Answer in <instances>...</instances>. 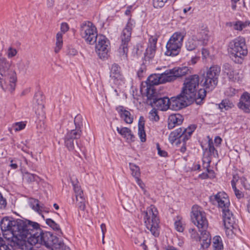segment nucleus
<instances>
[{
  "instance_id": "8",
  "label": "nucleus",
  "mask_w": 250,
  "mask_h": 250,
  "mask_svg": "<svg viewBox=\"0 0 250 250\" xmlns=\"http://www.w3.org/2000/svg\"><path fill=\"white\" fill-rule=\"evenodd\" d=\"M147 104L152 107H156L161 110L169 108V99L167 97H160L156 90L149 88L146 92Z\"/></svg>"
},
{
  "instance_id": "46",
  "label": "nucleus",
  "mask_w": 250,
  "mask_h": 250,
  "mask_svg": "<svg viewBox=\"0 0 250 250\" xmlns=\"http://www.w3.org/2000/svg\"><path fill=\"white\" fill-rule=\"evenodd\" d=\"M25 242L26 241H19L15 242L14 243H16V244L18 245H20V247L21 249H22V250H34L33 247L32 246L33 245H31V244H29L30 246L29 247H28L25 244Z\"/></svg>"
},
{
  "instance_id": "30",
  "label": "nucleus",
  "mask_w": 250,
  "mask_h": 250,
  "mask_svg": "<svg viewBox=\"0 0 250 250\" xmlns=\"http://www.w3.org/2000/svg\"><path fill=\"white\" fill-rule=\"evenodd\" d=\"M218 106L221 111L224 112L232 108L234 105L229 99H225L222 101L221 103L218 104Z\"/></svg>"
},
{
  "instance_id": "1",
  "label": "nucleus",
  "mask_w": 250,
  "mask_h": 250,
  "mask_svg": "<svg viewBox=\"0 0 250 250\" xmlns=\"http://www.w3.org/2000/svg\"><path fill=\"white\" fill-rule=\"evenodd\" d=\"M0 227L4 238L15 242L27 241L32 244L30 240L40 231V225L35 222L22 218L15 219L12 217H4L0 222Z\"/></svg>"
},
{
  "instance_id": "62",
  "label": "nucleus",
  "mask_w": 250,
  "mask_h": 250,
  "mask_svg": "<svg viewBox=\"0 0 250 250\" xmlns=\"http://www.w3.org/2000/svg\"><path fill=\"white\" fill-rule=\"evenodd\" d=\"M145 70V67L144 66L140 67L139 70L138 71L137 75L140 79H142V78L143 77V74L144 73Z\"/></svg>"
},
{
  "instance_id": "51",
  "label": "nucleus",
  "mask_w": 250,
  "mask_h": 250,
  "mask_svg": "<svg viewBox=\"0 0 250 250\" xmlns=\"http://www.w3.org/2000/svg\"><path fill=\"white\" fill-rule=\"evenodd\" d=\"M25 124L22 122L16 123L14 126V129L16 131L21 130L25 128Z\"/></svg>"
},
{
  "instance_id": "10",
  "label": "nucleus",
  "mask_w": 250,
  "mask_h": 250,
  "mask_svg": "<svg viewBox=\"0 0 250 250\" xmlns=\"http://www.w3.org/2000/svg\"><path fill=\"white\" fill-rule=\"evenodd\" d=\"M134 24V20L130 18L121 35L122 42L119 48V52L121 56L124 57H127L128 43L130 40L132 30Z\"/></svg>"
},
{
  "instance_id": "7",
  "label": "nucleus",
  "mask_w": 250,
  "mask_h": 250,
  "mask_svg": "<svg viewBox=\"0 0 250 250\" xmlns=\"http://www.w3.org/2000/svg\"><path fill=\"white\" fill-rule=\"evenodd\" d=\"M185 35L184 32H176L171 36L166 44V55L175 56L179 54Z\"/></svg>"
},
{
  "instance_id": "15",
  "label": "nucleus",
  "mask_w": 250,
  "mask_h": 250,
  "mask_svg": "<svg viewBox=\"0 0 250 250\" xmlns=\"http://www.w3.org/2000/svg\"><path fill=\"white\" fill-rule=\"evenodd\" d=\"M109 44V42L105 36L103 35L99 36L95 48L96 51L101 59H104L107 58L110 49Z\"/></svg>"
},
{
  "instance_id": "2",
  "label": "nucleus",
  "mask_w": 250,
  "mask_h": 250,
  "mask_svg": "<svg viewBox=\"0 0 250 250\" xmlns=\"http://www.w3.org/2000/svg\"><path fill=\"white\" fill-rule=\"evenodd\" d=\"M209 201L213 205L217 204L219 208H222L223 222L226 232L230 231L235 233L237 225L236 219L229 210L230 202L228 195L223 191L219 192L215 195L209 197Z\"/></svg>"
},
{
  "instance_id": "21",
  "label": "nucleus",
  "mask_w": 250,
  "mask_h": 250,
  "mask_svg": "<svg viewBox=\"0 0 250 250\" xmlns=\"http://www.w3.org/2000/svg\"><path fill=\"white\" fill-rule=\"evenodd\" d=\"M183 121V116L179 114H172L168 119V128L171 129L176 125H181Z\"/></svg>"
},
{
  "instance_id": "31",
  "label": "nucleus",
  "mask_w": 250,
  "mask_h": 250,
  "mask_svg": "<svg viewBox=\"0 0 250 250\" xmlns=\"http://www.w3.org/2000/svg\"><path fill=\"white\" fill-rule=\"evenodd\" d=\"M45 222L46 224L48 225L50 228H51L54 230L58 232V235H60L62 234L60 226L52 219H46L45 220Z\"/></svg>"
},
{
  "instance_id": "48",
  "label": "nucleus",
  "mask_w": 250,
  "mask_h": 250,
  "mask_svg": "<svg viewBox=\"0 0 250 250\" xmlns=\"http://www.w3.org/2000/svg\"><path fill=\"white\" fill-rule=\"evenodd\" d=\"M18 53L17 50L16 49L12 47H9L6 51V55L7 57L9 59L12 58L14 57H15Z\"/></svg>"
},
{
  "instance_id": "52",
  "label": "nucleus",
  "mask_w": 250,
  "mask_h": 250,
  "mask_svg": "<svg viewBox=\"0 0 250 250\" xmlns=\"http://www.w3.org/2000/svg\"><path fill=\"white\" fill-rule=\"evenodd\" d=\"M210 160H208V162L207 163L206 167L207 168V171L208 172V174L209 175V178H213L215 177V173L213 170L209 169V167H210Z\"/></svg>"
},
{
  "instance_id": "23",
  "label": "nucleus",
  "mask_w": 250,
  "mask_h": 250,
  "mask_svg": "<svg viewBox=\"0 0 250 250\" xmlns=\"http://www.w3.org/2000/svg\"><path fill=\"white\" fill-rule=\"evenodd\" d=\"M117 131L123 137L126 138L128 142L134 141L135 137L132 133L131 130L129 128L125 127L120 128L117 127Z\"/></svg>"
},
{
  "instance_id": "20",
  "label": "nucleus",
  "mask_w": 250,
  "mask_h": 250,
  "mask_svg": "<svg viewBox=\"0 0 250 250\" xmlns=\"http://www.w3.org/2000/svg\"><path fill=\"white\" fill-rule=\"evenodd\" d=\"M147 84L146 92L149 88L155 90L154 86L162 83H161V77L160 74H152L150 75L146 82Z\"/></svg>"
},
{
  "instance_id": "44",
  "label": "nucleus",
  "mask_w": 250,
  "mask_h": 250,
  "mask_svg": "<svg viewBox=\"0 0 250 250\" xmlns=\"http://www.w3.org/2000/svg\"><path fill=\"white\" fill-rule=\"evenodd\" d=\"M71 183L73 187L76 196L78 195H83V191L81 189V187L79 185V182L77 179L75 181L71 180Z\"/></svg>"
},
{
  "instance_id": "13",
  "label": "nucleus",
  "mask_w": 250,
  "mask_h": 250,
  "mask_svg": "<svg viewBox=\"0 0 250 250\" xmlns=\"http://www.w3.org/2000/svg\"><path fill=\"white\" fill-rule=\"evenodd\" d=\"M35 234L36 236L30 240L32 243V245L40 244L44 245L46 248H50V245L52 244L51 239H54L55 235L50 232H43L41 228L40 231H38Z\"/></svg>"
},
{
  "instance_id": "18",
  "label": "nucleus",
  "mask_w": 250,
  "mask_h": 250,
  "mask_svg": "<svg viewBox=\"0 0 250 250\" xmlns=\"http://www.w3.org/2000/svg\"><path fill=\"white\" fill-rule=\"evenodd\" d=\"M218 80L213 79L207 75L203 74L201 81V84L204 87L203 89L207 92L213 90L218 83Z\"/></svg>"
},
{
  "instance_id": "38",
  "label": "nucleus",
  "mask_w": 250,
  "mask_h": 250,
  "mask_svg": "<svg viewBox=\"0 0 250 250\" xmlns=\"http://www.w3.org/2000/svg\"><path fill=\"white\" fill-rule=\"evenodd\" d=\"M197 41L192 38H189L186 42V47L188 51H193L197 47Z\"/></svg>"
},
{
  "instance_id": "39",
  "label": "nucleus",
  "mask_w": 250,
  "mask_h": 250,
  "mask_svg": "<svg viewBox=\"0 0 250 250\" xmlns=\"http://www.w3.org/2000/svg\"><path fill=\"white\" fill-rule=\"evenodd\" d=\"M34 100L36 101V103L38 105V108H40L42 109L44 107L43 105V97L41 92H37L34 96Z\"/></svg>"
},
{
  "instance_id": "28",
  "label": "nucleus",
  "mask_w": 250,
  "mask_h": 250,
  "mask_svg": "<svg viewBox=\"0 0 250 250\" xmlns=\"http://www.w3.org/2000/svg\"><path fill=\"white\" fill-rule=\"evenodd\" d=\"M172 69L175 73L176 79L185 76L189 73H190V69L187 66L174 67Z\"/></svg>"
},
{
  "instance_id": "56",
  "label": "nucleus",
  "mask_w": 250,
  "mask_h": 250,
  "mask_svg": "<svg viewBox=\"0 0 250 250\" xmlns=\"http://www.w3.org/2000/svg\"><path fill=\"white\" fill-rule=\"evenodd\" d=\"M156 148L158 150V154L161 157H166L167 155V151L162 150L159 143L156 144Z\"/></svg>"
},
{
  "instance_id": "5",
  "label": "nucleus",
  "mask_w": 250,
  "mask_h": 250,
  "mask_svg": "<svg viewBox=\"0 0 250 250\" xmlns=\"http://www.w3.org/2000/svg\"><path fill=\"white\" fill-rule=\"evenodd\" d=\"M229 52L232 59L238 63H242L243 58L248 54L245 39L239 37L229 43Z\"/></svg>"
},
{
  "instance_id": "19",
  "label": "nucleus",
  "mask_w": 250,
  "mask_h": 250,
  "mask_svg": "<svg viewBox=\"0 0 250 250\" xmlns=\"http://www.w3.org/2000/svg\"><path fill=\"white\" fill-rule=\"evenodd\" d=\"M92 30H97V28L92 22L84 21L80 24V34L81 37H87V33Z\"/></svg>"
},
{
  "instance_id": "34",
  "label": "nucleus",
  "mask_w": 250,
  "mask_h": 250,
  "mask_svg": "<svg viewBox=\"0 0 250 250\" xmlns=\"http://www.w3.org/2000/svg\"><path fill=\"white\" fill-rule=\"evenodd\" d=\"M173 0H152L154 8L158 9L163 7L166 4H170Z\"/></svg>"
},
{
  "instance_id": "61",
  "label": "nucleus",
  "mask_w": 250,
  "mask_h": 250,
  "mask_svg": "<svg viewBox=\"0 0 250 250\" xmlns=\"http://www.w3.org/2000/svg\"><path fill=\"white\" fill-rule=\"evenodd\" d=\"M227 75L228 76L229 79L231 81H235L236 79L234 77V72L233 69L231 71H229L228 74H227Z\"/></svg>"
},
{
  "instance_id": "24",
  "label": "nucleus",
  "mask_w": 250,
  "mask_h": 250,
  "mask_svg": "<svg viewBox=\"0 0 250 250\" xmlns=\"http://www.w3.org/2000/svg\"><path fill=\"white\" fill-rule=\"evenodd\" d=\"M172 69L166 70L164 73L160 74L161 83H164L174 81L176 79Z\"/></svg>"
},
{
  "instance_id": "11",
  "label": "nucleus",
  "mask_w": 250,
  "mask_h": 250,
  "mask_svg": "<svg viewBox=\"0 0 250 250\" xmlns=\"http://www.w3.org/2000/svg\"><path fill=\"white\" fill-rule=\"evenodd\" d=\"M191 218L193 223L200 229H207L208 222L206 214L202 208L198 206H193L192 208Z\"/></svg>"
},
{
  "instance_id": "16",
  "label": "nucleus",
  "mask_w": 250,
  "mask_h": 250,
  "mask_svg": "<svg viewBox=\"0 0 250 250\" xmlns=\"http://www.w3.org/2000/svg\"><path fill=\"white\" fill-rule=\"evenodd\" d=\"M237 106L245 113H250V93L248 92L243 93L240 97Z\"/></svg>"
},
{
  "instance_id": "36",
  "label": "nucleus",
  "mask_w": 250,
  "mask_h": 250,
  "mask_svg": "<svg viewBox=\"0 0 250 250\" xmlns=\"http://www.w3.org/2000/svg\"><path fill=\"white\" fill-rule=\"evenodd\" d=\"M234 29L238 31H241L249 25V22L246 21L243 22L240 21H237L231 23Z\"/></svg>"
},
{
  "instance_id": "3",
  "label": "nucleus",
  "mask_w": 250,
  "mask_h": 250,
  "mask_svg": "<svg viewBox=\"0 0 250 250\" xmlns=\"http://www.w3.org/2000/svg\"><path fill=\"white\" fill-rule=\"evenodd\" d=\"M199 77L197 74L191 75L186 78L182 87V94L185 93L189 99L194 101L197 104H200L206 96L207 91L200 89L197 93L199 84Z\"/></svg>"
},
{
  "instance_id": "25",
  "label": "nucleus",
  "mask_w": 250,
  "mask_h": 250,
  "mask_svg": "<svg viewBox=\"0 0 250 250\" xmlns=\"http://www.w3.org/2000/svg\"><path fill=\"white\" fill-rule=\"evenodd\" d=\"M52 245L50 249L52 250H63L65 249V245L63 241L55 235L54 239H51Z\"/></svg>"
},
{
  "instance_id": "12",
  "label": "nucleus",
  "mask_w": 250,
  "mask_h": 250,
  "mask_svg": "<svg viewBox=\"0 0 250 250\" xmlns=\"http://www.w3.org/2000/svg\"><path fill=\"white\" fill-rule=\"evenodd\" d=\"M194 102L193 100L189 99L187 94H182V91L176 97L169 99V109L178 110L189 105Z\"/></svg>"
},
{
  "instance_id": "4",
  "label": "nucleus",
  "mask_w": 250,
  "mask_h": 250,
  "mask_svg": "<svg viewBox=\"0 0 250 250\" xmlns=\"http://www.w3.org/2000/svg\"><path fill=\"white\" fill-rule=\"evenodd\" d=\"M10 66L7 59L0 55V86L5 91H13L17 82L16 74L10 69Z\"/></svg>"
},
{
  "instance_id": "64",
  "label": "nucleus",
  "mask_w": 250,
  "mask_h": 250,
  "mask_svg": "<svg viewBox=\"0 0 250 250\" xmlns=\"http://www.w3.org/2000/svg\"><path fill=\"white\" fill-rule=\"evenodd\" d=\"M116 109L118 111V112L119 113L120 116L122 114L124 113L125 111H126V110H125L124 108V107L122 105H119V106H117L116 107Z\"/></svg>"
},
{
  "instance_id": "55",
  "label": "nucleus",
  "mask_w": 250,
  "mask_h": 250,
  "mask_svg": "<svg viewBox=\"0 0 250 250\" xmlns=\"http://www.w3.org/2000/svg\"><path fill=\"white\" fill-rule=\"evenodd\" d=\"M201 247L203 249H207L209 247L211 243V239H202L201 240Z\"/></svg>"
},
{
  "instance_id": "26",
  "label": "nucleus",
  "mask_w": 250,
  "mask_h": 250,
  "mask_svg": "<svg viewBox=\"0 0 250 250\" xmlns=\"http://www.w3.org/2000/svg\"><path fill=\"white\" fill-rule=\"evenodd\" d=\"M121 76L120 67L116 63L113 64L110 69V78L114 80H118L121 79Z\"/></svg>"
},
{
  "instance_id": "50",
  "label": "nucleus",
  "mask_w": 250,
  "mask_h": 250,
  "mask_svg": "<svg viewBox=\"0 0 250 250\" xmlns=\"http://www.w3.org/2000/svg\"><path fill=\"white\" fill-rule=\"evenodd\" d=\"M174 226L175 229L179 232H183L184 229V228L181 221L180 220H177L174 223Z\"/></svg>"
},
{
  "instance_id": "40",
  "label": "nucleus",
  "mask_w": 250,
  "mask_h": 250,
  "mask_svg": "<svg viewBox=\"0 0 250 250\" xmlns=\"http://www.w3.org/2000/svg\"><path fill=\"white\" fill-rule=\"evenodd\" d=\"M76 204L78 208L82 210H83L85 209V199L83 198V195H76Z\"/></svg>"
},
{
  "instance_id": "17",
  "label": "nucleus",
  "mask_w": 250,
  "mask_h": 250,
  "mask_svg": "<svg viewBox=\"0 0 250 250\" xmlns=\"http://www.w3.org/2000/svg\"><path fill=\"white\" fill-rule=\"evenodd\" d=\"M157 39L151 37L149 39V43L146 52L144 54V58L146 61H149L154 58L156 48Z\"/></svg>"
},
{
  "instance_id": "43",
  "label": "nucleus",
  "mask_w": 250,
  "mask_h": 250,
  "mask_svg": "<svg viewBox=\"0 0 250 250\" xmlns=\"http://www.w3.org/2000/svg\"><path fill=\"white\" fill-rule=\"evenodd\" d=\"M129 167L132 172V175L134 177H140V168L138 166L133 163H129Z\"/></svg>"
},
{
  "instance_id": "33",
  "label": "nucleus",
  "mask_w": 250,
  "mask_h": 250,
  "mask_svg": "<svg viewBox=\"0 0 250 250\" xmlns=\"http://www.w3.org/2000/svg\"><path fill=\"white\" fill-rule=\"evenodd\" d=\"M63 44L62 33L58 32L56 35V42L54 51L56 53H58L61 49Z\"/></svg>"
},
{
  "instance_id": "14",
  "label": "nucleus",
  "mask_w": 250,
  "mask_h": 250,
  "mask_svg": "<svg viewBox=\"0 0 250 250\" xmlns=\"http://www.w3.org/2000/svg\"><path fill=\"white\" fill-rule=\"evenodd\" d=\"M82 131L77 130H68L64 138V145L69 151H72L75 146H78V140L81 137Z\"/></svg>"
},
{
  "instance_id": "60",
  "label": "nucleus",
  "mask_w": 250,
  "mask_h": 250,
  "mask_svg": "<svg viewBox=\"0 0 250 250\" xmlns=\"http://www.w3.org/2000/svg\"><path fill=\"white\" fill-rule=\"evenodd\" d=\"M235 196L238 199H241L244 197L243 193L238 189L233 190Z\"/></svg>"
},
{
  "instance_id": "9",
  "label": "nucleus",
  "mask_w": 250,
  "mask_h": 250,
  "mask_svg": "<svg viewBox=\"0 0 250 250\" xmlns=\"http://www.w3.org/2000/svg\"><path fill=\"white\" fill-rule=\"evenodd\" d=\"M195 128L194 125H190L187 128L180 127L170 133L168 137L169 141L173 144L178 140L176 143L177 145L187 141L190 138Z\"/></svg>"
},
{
  "instance_id": "54",
  "label": "nucleus",
  "mask_w": 250,
  "mask_h": 250,
  "mask_svg": "<svg viewBox=\"0 0 250 250\" xmlns=\"http://www.w3.org/2000/svg\"><path fill=\"white\" fill-rule=\"evenodd\" d=\"M0 250H11L2 238L0 239Z\"/></svg>"
},
{
  "instance_id": "27",
  "label": "nucleus",
  "mask_w": 250,
  "mask_h": 250,
  "mask_svg": "<svg viewBox=\"0 0 250 250\" xmlns=\"http://www.w3.org/2000/svg\"><path fill=\"white\" fill-rule=\"evenodd\" d=\"M98 37L97 30H92L87 33V37H82L85 41L89 44H94L96 43L97 40H98Z\"/></svg>"
},
{
  "instance_id": "58",
  "label": "nucleus",
  "mask_w": 250,
  "mask_h": 250,
  "mask_svg": "<svg viewBox=\"0 0 250 250\" xmlns=\"http://www.w3.org/2000/svg\"><path fill=\"white\" fill-rule=\"evenodd\" d=\"M69 29V26L67 23L63 22L61 24V30L62 34L67 32Z\"/></svg>"
},
{
  "instance_id": "59",
  "label": "nucleus",
  "mask_w": 250,
  "mask_h": 250,
  "mask_svg": "<svg viewBox=\"0 0 250 250\" xmlns=\"http://www.w3.org/2000/svg\"><path fill=\"white\" fill-rule=\"evenodd\" d=\"M208 31L207 30H203L202 32H200V34L202 35V39L205 41H208Z\"/></svg>"
},
{
  "instance_id": "29",
  "label": "nucleus",
  "mask_w": 250,
  "mask_h": 250,
  "mask_svg": "<svg viewBox=\"0 0 250 250\" xmlns=\"http://www.w3.org/2000/svg\"><path fill=\"white\" fill-rule=\"evenodd\" d=\"M208 147L205 149V151L208 150V157L213 156L214 157H218V151L214 147L212 139H210L209 136H208Z\"/></svg>"
},
{
  "instance_id": "49",
  "label": "nucleus",
  "mask_w": 250,
  "mask_h": 250,
  "mask_svg": "<svg viewBox=\"0 0 250 250\" xmlns=\"http://www.w3.org/2000/svg\"><path fill=\"white\" fill-rule=\"evenodd\" d=\"M201 232L200 240L202 239H211V236L209 233L206 230V229H200Z\"/></svg>"
},
{
  "instance_id": "22",
  "label": "nucleus",
  "mask_w": 250,
  "mask_h": 250,
  "mask_svg": "<svg viewBox=\"0 0 250 250\" xmlns=\"http://www.w3.org/2000/svg\"><path fill=\"white\" fill-rule=\"evenodd\" d=\"M221 72V68L217 65H212L207 69L203 74L207 75L214 80L218 81V78Z\"/></svg>"
},
{
  "instance_id": "35",
  "label": "nucleus",
  "mask_w": 250,
  "mask_h": 250,
  "mask_svg": "<svg viewBox=\"0 0 250 250\" xmlns=\"http://www.w3.org/2000/svg\"><path fill=\"white\" fill-rule=\"evenodd\" d=\"M39 202V201L37 199H31L29 202V205L34 210L40 214L42 211V207L40 206Z\"/></svg>"
},
{
  "instance_id": "53",
  "label": "nucleus",
  "mask_w": 250,
  "mask_h": 250,
  "mask_svg": "<svg viewBox=\"0 0 250 250\" xmlns=\"http://www.w3.org/2000/svg\"><path fill=\"white\" fill-rule=\"evenodd\" d=\"M138 135L141 142H146V134L144 129H138Z\"/></svg>"
},
{
  "instance_id": "42",
  "label": "nucleus",
  "mask_w": 250,
  "mask_h": 250,
  "mask_svg": "<svg viewBox=\"0 0 250 250\" xmlns=\"http://www.w3.org/2000/svg\"><path fill=\"white\" fill-rule=\"evenodd\" d=\"M121 118L123 119L126 124H132L133 120V117L131 116L130 112L128 111H125L124 113L121 115Z\"/></svg>"
},
{
  "instance_id": "32",
  "label": "nucleus",
  "mask_w": 250,
  "mask_h": 250,
  "mask_svg": "<svg viewBox=\"0 0 250 250\" xmlns=\"http://www.w3.org/2000/svg\"><path fill=\"white\" fill-rule=\"evenodd\" d=\"M212 246L214 250H223V245L220 236H215L213 238Z\"/></svg>"
},
{
  "instance_id": "6",
  "label": "nucleus",
  "mask_w": 250,
  "mask_h": 250,
  "mask_svg": "<svg viewBox=\"0 0 250 250\" xmlns=\"http://www.w3.org/2000/svg\"><path fill=\"white\" fill-rule=\"evenodd\" d=\"M144 222L146 228L155 237L159 235V219L157 217L158 211L153 205L146 208L144 211Z\"/></svg>"
},
{
  "instance_id": "41",
  "label": "nucleus",
  "mask_w": 250,
  "mask_h": 250,
  "mask_svg": "<svg viewBox=\"0 0 250 250\" xmlns=\"http://www.w3.org/2000/svg\"><path fill=\"white\" fill-rule=\"evenodd\" d=\"M29 65L30 62L29 61L21 62L17 64L19 71L23 74L26 73L28 68H29Z\"/></svg>"
},
{
  "instance_id": "47",
  "label": "nucleus",
  "mask_w": 250,
  "mask_h": 250,
  "mask_svg": "<svg viewBox=\"0 0 250 250\" xmlns=\"http://www.w3.org/2000/svg\"><path fill=\"white\" fill-rule=\"evenodd\" d=\"M149 118L151 121H158L159 120V116L158 115V112L155 108H153L149 112Z\"/></svg>"
},
{
  "instance_id": "37",
  "label": "nucleus",
  "mask_w": 250,
  "mask_h": 250,
  "mask_svg": "<svg viewBox=\"0 0 250 250\" xmlns=\"http://www.w3.org/2000/svg\"><path fill=\"white\" fill-rule=\"evenodd\" d=\"M83 117L81 115L78 114L77 115H76L74 120L75 128L73 129V130L82 131L81 128L83 126Z\"/></svg>"
},
{
  "instance_id": "57",
  "label": "nucleus",
  "mask_w": 250,
  "mask_h": 250,
  "mask_svg": "<svg viewBox=\"0 0 250 250\" xmlns=\"http://www.w3.org/2000/svg\"><path fill=\"white\" fill-rule=\"evenodd\" d=\"M233 68H232V66L228 63H226L223 65V71L224 73L225 74H228V73L231 71Z\"/></svg>"
},
{
  "instance_id": "63",
  "label": "nucleus",
  "mask_w": 250,
  "mask_h": 250,
  "mask_svg": "<svg viewBox=\"0 0 250 250\" xmlns=\"http://www.w3.org/2000/svg\"><path fill=\"white\" fill-rule=\"evenodd\" d=\"M6 205V200L3 197L1 193L0 192V207H5Z\"/></svg>"
},
{
  "instance_id": "45",
  "label": "nucleus",
  "mask_w": 250,
  "mask_h": 250,
  "mask_svg": "<svg viewBox=\"0 0 250 250\" xmlns=\"http://www.w3.org/2000/svg\"><path fill=\"white\" fill-rule=\"evenodd\" d=\"M24 177L25 180L28 183H32L34 181H37L39 179V177L37 175L31 174L29 172L25 173Z\"/></svg>"
}]
</instances>
